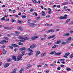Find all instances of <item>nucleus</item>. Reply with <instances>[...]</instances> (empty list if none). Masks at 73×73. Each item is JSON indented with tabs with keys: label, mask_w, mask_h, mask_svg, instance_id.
I'll return each mask as SVG.
<instances>
[{
	"label": "nucleus",
	"mask_w": 73,
	"mask_h": 73,
	"mask_svg": "<svg viewBox=\"0 0 73 73\" xmlns=\"http://www.w3.org/2000/svg\"><path fill=\"white\" fill-rule=\"evenodd\" d=\"M21 58H22V56H21V55H19L17 57V61H19L21 60Z\"/></svg>",
	"instance_id": "nucleus-1"
},
{
	"label": "nucleus",
	"mask_w": 73,
	"mask_h": 73,
	"mask_svg": "<svg viewBox=\"0 0 73 73\" xmlns=\"http://www.w3.org/2000/svg\"><path fill=\"white\" fill-rule=\"evenodd\" d=\"M36 45L35 44H32L30 46V48L31 49H33L34 48H35Z\"/></svg>",
	"instance_id": "nucleus-2"
},
{
	"label": "nucleus",
	"mask_w": 73,
	"mask_h": 73,
	"mask_svg": "<svg viewBox=\"0 0 73 73\" xmlns=\"http://www.w3.org/2000/svg\"><path fill=\"white\" fill-rule=\"evenodd\" d=\"M46 56V53L44 52L42 54L41 56V57L42 58H43V57H44L45 56Z\"/></svg>",
	"instance_id": "nucleus-3"
},
{
	"label": "nucleus",
	"mask_w": 73,
	"mask_h": 73,
	"mask_svg": "<svg viewBox=\"0 0 73 73\" xmlns=\"http://www.w3.org/2000/svg\"><path fill=\"white\" fill-rule=\"evenodd\" d=\"M47 33H53V32H54V30L53 29H50L47 32Z\"/></svg>",
	"instance_id": "nucleus-4"
},
{
	"label": "nucleus",
	"mask_w": 73,
	"mask_h": 73,
	"mask_svg": "<svg viewBox=\"0 0 73 73\" xmlns=\"http://www.w3.org/2000/svg\"><path fill=\"white\" fill-rule=\"evenodd\" d=\"M38 38V37L37 36H36L32 37L31 39L32 40H36V38Z\"/></svg>",
	"instance_id": "nucleus-5"
},
{
	"label": "nucleus",
	"mask_w": 73,
	"mask_h": 73,
	"mask_svg": "<svg viewBox=\"0 0 73 73\" xmlns=\"http://www.w3.org/2000/svg\"><path fill=\"white\" fill-rule=\"evenodd\" d=\"M17 28L18 30H19V31H23V29L21 28V27L20 26H17Z\"/></svg>",
	"instance_id": "nucleus-6"
},
{
	"label": "nucleus",
	"mask_w": 73,
	"mask_h": 73,
	"mask_svg": "<svg viewBox=\"0 0 73 73\" xmlns=\"http://www.w3.org/2000/svg\"><path fill=\"white\" fill-rule=\"evenodd\" d=\"M27 50H28V51H29V52H33V50H31L30 48H27Z\"/></svg>",
	"instance_id": "nucleus-7"
},
{
	"label": "nucleus",
	"mask_w": 73,
	"mask_h": 73,
	"mask_svg": "<svg viewBox=\"0 0 73 73\" xmlns=\"http://www.w3.org/2000/svg\"><path fill=\"white\" fill-rule=\"evenodd\" d=\"M9 65V63H7L4 65V67L5 68H7V67H8V66Z\"/></svg>",
	"instance_id": "nucleus-8"
},
{
	"label": "nucleus",
	"mask_w": 73,
	"mask_h": 73,
	"mask_svg": "<svg viewBox=\"0 0 73 73\" xmlns=\"http://www.w3.org/2000/svg\"><path fill=\"white\" fill-rule=\"evenodd\" d=\"M26 50V48L25 47H23L22 48H21L19 49L20 50H21V51L23 50Z\"/></svg>",
	"instance_id": "nucleus-9"
},
{
	"label": "nucleus",
	"mask_w": 73,
	"mask_h": 73,
	"mask_svg": "<svg viewBox=\"0 0 73 73\" xmlns=\"http://www.w3.org/2000/svg\"><path fill=\"white\" fill-rule=\"evenodd\" d=\"M59 18L61 19H67V18L62 16L60 17H59Z\"/></svg>",
	"instance_id": "nucleus-10"
},
{
	"label": "nucleus",
	"mask_w": 73,
	"mask_h": 73,
	"mask_svg": "<svg viewBox=\"0 0 73 73\" xmlns=\"http://www.w3.org/2000/svg\"><path fill=\"white\" fill-rule=\"evenodd\" d=\"M14 61H17V59L16 58V57L15 56H13L12 57Z\"/></svg>",
	"instance_id": "nucleus-11"
},
{
	"label": "nucleus",
	"mask_w": 73,
	"mask_h": 73,
	"mask_svg": "<svg viewBox=\"0 0 73 73\" xmlns=\"http://www.w3.org/2000/svg\"><path fill=\"white\" fill-rule=\"evenodd\" d=\"M55 37V35H54L52 36H51L49 37H48L47 38V39H50V38H53V37Z\"/></svg>",
	"instance_id": "nucleus-12"
},
{
	"label": "nucleus",
	"mask_w": 73,
	"mask_h": 73,
	"mask_svg": "<svg viewBox=\"0 0 73 73\" xmlns=\"http://www.w3.org/2000/svg\"><path fill=\"white\" fill-rule=\"evenodd\" d=\"M39 54H40V52L39 51H36V56H37Z\"/></svg>",
	"instance_id": "nucleus-13"
},
{
	"label": "nucleus",
	"mask_w": 73,
	"mask_h": 73,
	"mask_svg": "<svg viewBox=\"0 0 73 73\" xmlns=\"http://www.w3.org/2000/svg\"><path fill=\"white\" fill-rule=\"evenodd\" d=\"M63 36H70V33H65L64 34Z\"/></svg>",
	"instance_id": "nucleus-14"
},
{
	"label": "nucleus",
	"mask_w": 73,
	"mask_h": 73,
	"mask_svg": "<svg viewBox=\"0 0 73 73\" xmlns=\"http://www.w3.org/2000/svg\"><path fill=\"white\" fill-rule=\"evenodd\" d=\"M45 13V11H42V12L41 14L43 16H46V15Z\"/></svg>",
	"instance_id": "nucleus-15"
},
{
	"label": "nucleus",
	"mask_w": 73,
	"mask_h": 73,
	"mask_svg": "<svg viewBox=\"0 0 73 73\" xmlns=\"http://www.w3.org/2000/svg\"><path fill=\"white\" fill-rule=\"evenodd\" d=\"M48 9L50 11L48 12V14H51V13H52V10H51L50 8H48Z\"/></svg>",
	"instance_id": "nucleus-16"
},
{
	"label": "nucleus",
	"mask_w": 73,
	"mask_h": 73,
	"mask_svg": "<svg viewBox=\"0 0 73 73\" xmlns=\"http://www.w3.org/2000/svg\"><path fill=\"white\" fill-rule=\"evenodd\" d=\"M60 54H61V53H60V52H57L56 53H55L54 54V55L56 56V55L59 56Z\"/></svg>",
	"instance_id": "nucleus-17"
},
{
	"label": "nucleus",
	"mask_w": 73,
	"mask_h": 73,
	"mask_svg": "<svg viewBox=\"0 0 73 73\" xmlns=\"http://www.w3.org/2000/svg\"><path fill=\"white\" fill-rule=\"evenodd\" d=\"M58 46V45L57 44L55 45L52 47V49H54V48H57V47Z\"/></svg>",
	"instance_id": "nucleus-18"
},
{
	"label": "nucleus",
	"mask_w": 73,
	"mask_h": 73,
	"mask_svg": "<svg viewBox=\"0 0 73 73\" xmlns=\"http://www.w3.org/2000/svg\"><path fill=\"white\" fill-rule=\"evenodd\" d=\"M11 45L15 47H17L18 46V45L16 44H11Z\"/></svg>",
	"instance_id": "nucleus-19"
},
{
	"label": "nucleus",
	"mask_w": 73,
	"mask_h": 73,
	"mask_svg": "<svg viewBox=\"0 0 73 73\" xmlns=\"http://www.w3.org/2000/svg\"><path fill=\"white\" fill-rule=\"evenodd\" d=\"M19 41H20V42H25V39L23 38L21 40H19Z\"/></svg>",
	"instance_id": "nucleus-20"
},
{
	"label": "nucleus",
	"mask_w": 73,
	"mask_h": 73,
	"mask_svg": "<svg viewBox=\"0 0 73 73\" xmlns=\"http://www.w3.org/2000/svg\"><path fill=\"white\" fill-rule=\"evenodd\" d=\"M56 53V51H52L50 53V54H55Z\"/></svg>",
	"instance_id": "nucleus-21"
},
{
	"label": "nucleus",
	"mask_w": 73,
	"mask_h": 73,
	"mask_svg": "<svg viewBox=\"0 0 73 73\" xmlns=\"http://www.w3.org/2000/svg\"><path fill=\"white\" fill-rule=\"evenodd\" d=\"M46 39V37L42 38L40 39V41H44V40H45Z\"/></svg>",
	"instance_id": "nucleus-22"
},
{
	"label": "nucleus",
	"mask_w": 73,
	"mask_h": 73,
	"mask_svg": "<svg viewBox=\"0 0 73 73\" xmlns=\"http://www.w3.org/2000/svg\"><path fill=\"white\" fill-rule=\"evenodd\" d=\"M61 42V40L57 41L56 43V44H60Z\"/></svg>",
	"instance_id": "nucleus-23"
},
{
	"label": "nucleus",
	"mask_w": 73,
	"mask_h": 73,
	"mask_svg": "<svg viewBox=\"0 0 73 73\" xmlns=\"http://www.w3.org/2000/svg\"><path fill=\"white\" fill-rule=\"evenodd\" d=\"M33 54V52H30L28 53V54L29 56H32Z\"/></svg>",
	"instance_id": "nucleus-24"
},
{
	"label": "nucleus",
	"mask_w": 73,
	"mask_h": 73,
	"mask_svg": "<svg viewBox=\"0 0 73 73\" xmlns=\"http://www.w3.org/2000/svg\"><path fill=\"white\" fill-rule=\"evenodd\" d=\"M7 51H5V49H3V54H5V53H6V52H7Z\"/></svg>",
	"instance_id": "nucleus-25"
},
{
	"label": "nucleus",
	"mask_w": 73,
	"mask_h": 73,
	"mask_svg": "<svg viewBox=\"0 0 73 73\" xmlns=\"http://www.w3.org/2000/svg\"><path fill=\"white\" fill-rule=\"evenodd\" d=\"M9 39V38L8 37H5L3 38V40H8Z\"/></svg>",
	"instance_id": "nucleus-26"
},
{
	"label": "nucleus",
	"mask_w": 73,
	"mask_h": 73,
	"mask_svg": "<svg viewBox=\"0 0 73 73\" xmlns=\"http://www.w3.org/2000/svg\"><path fill=\"white\" fill-rule=\"evenodd\" d=\"M65 60L64 59H58V61H65Z\"/></svg>",
	"instance_id": "nucleus-27"
},
{
	"label": "nucleus",
	"mask_w": 73,
	"mask_h": 73,
	"mask_svg": "<svg viewBox=\"0 0 73 73\" xmlns=\"http://www.w3.org/2000/svg\"><path fill=\"white\" fill-rule=\"evenodd\" d=\"M73 38L72 37H69V38H68V40H69L70 41H71V40H72V39Z\"/></svg>",
	"instance_id": "nucleus-28"
},
{
	"label": "nucleus",
	"mask_w": 73,
	"mask_h": 73,
	"mask_svg": "<svg viewBox=\"0 0 73 73\" xmlns=\"http://www.w3.org/2000/svg\"><path fill=\"white\" fill-rule=\"evenodd\" d=\"M21 17H22V18H23V19L26 18V17H27L25 15H21Z\"/></svg>",
	"instance_id": "nucleus-29"
},
{
	"label": "nucleus",
	"mask_w": 73,
	"mask_h": 73,
	"mask_svg": "<svg viewBox=\"0 0 73 73\" xmlns=\"http://www.w3.org/2000/svg\"><path fill=\"white\" fill-rule=\"evenodd\" d=\"M62 44L63 45H65V44H66V42L64 41H62Z\"/></svg>",
	"instance_id": "nucleus-30"
},
{
	"label": "nucleus",
	"mask_w": 73,
	"mask_h": 73,
	"mask_svg": "<svg viewBox=\"0 0 73 73\" xmlns=\"http://www.w3.org/2000/svg\"><path fill=\"white\" fill-rule=\"evenodd\" d=\"M0 44H4V40H3L2 41L0 42Z\"/></svg>",
	"instance_id": "nucleus-31"
},
{
	"label": "nucleus",
	"mask_w": 73,
	"mask_h": 73,
	"mask_svg": "<svg viewBox=\"0 0 73 73\" xmlns=\"http://www.w3.org/2000/svg\"><path fill=\"white\" fill-rule=\"evenodd\" d=\"M70 54V53L69 52H67L65 54V55L66 56H68Z\"/></svg>",
	"instance_id": "nucleus-32"
},
{
	"label": "nucleus",
	"mask_w": 73,
	"mask_h": 73,
	"mask_svg": "<svg viewBox=\"0 0 73 73\" xmlns=\"http://www.w3.org/2000/svg\"><path fill=\"white\" fill-rule=\"evenodd\" d=\"M33 15H35V16H37V14L36 13H33Z\"/></svg>",
	"instance_id": "nucleus-33"
},
{
	"label": "nucleus",
	"mask_w": 73,
	"mask_h": 73,
	"mask_svg": "<svg viewBox=\"0 0 73 73\" xmlns=\"http://www.w3.org/2000/svg\"><path fill=\"white\" fill-rule=\"evenodd\" d=\"M70 19H68L66 21V23H68V22H69L70 21Z\"/></svg>",
	"instance_id": "nucleus-34"
},
{
	"label": "nucleus",
	"mask_w": 73,
	"mask_h": 73,
	"mask_svg": "<svg viewBox=\"0 0 73 73\" xmlns=\"http://www.w3.org/2000/svg\"><path fill=\"white\" fill-rule=\"evenodd\" d=\"M73 57V54H72L70 56V58H72Z\"/></svg>",
	"instance_id": "nucleus-35"
},
{
	"label": "nucleus",
	"mask_w": 73,
	"mask_h": 73,
	"mask_svg": "<svg viewBox=\"0 0 73 73\" xmlns=\"http://www.w3.org/2000/svg\"><path fill=\"white\" fill-rule=\"evenodd\" d=\"M51 45H52V42H50L48 43V46H51Z\"/></svg>",
	"instance_id": "nucleus-36"
},
{
	"label": "nucleus",
	"mask_w": 73,
	"mask_h": 73,
	"mask_svg": "<svg viewBox=\"0 0 73 73\" xmlns=\"http://www.w3.org/2000/svg\"><path fill=\"white\" fill-rule=\"evenodd\" d=\"M19 45H23V43L21 42H19Z\"/></svg>",
	"instance_id": "nucleus-37"
},
{
	"label": "nucleus",
	"mask_w": 73,
	"mask_h": 73,
	"mask_svg": "<svg viewBox=\"0 0 73 73\" xmlns=\"http://www.w3.org/2000/svg\"><path fill=\"white\" fill-rule=\"evenodd\" d=\"M15 34L16 35H19V34L20 33H19L18 31H15Z\"/></svg>",
	"instance_id": "nucleus-38"
},
{
	"label": "nucleus",
	"mask_w": 73,
	"mask_h": 73,
	"mask_svg": "<svg viewBox=\"0 0 73 73\" xmlns=\"http://www.w3.org/2000/svg\"><path fill=\"white\" fill-rule=\"evenodd\" d=\"M11 59L9 58L7 60V62H9V61H11Z\"/></svg>",
	"instance_id": "nucleus-39"
},
{
	"label": "nucleus",
	"mask_w": 73,
	"mask_h": 73,
	"mask_svg": "<svg viewBox=\"0 0 73 73\" xmlns=\"http://www.w3.org/2000/svg\"><path fill=\"white\" fill-rule=\"evenodd\" d=\"M68 4V2H66V3H63V5H66Z\"/></svg>",
	"instance_id": "nucleus-40"
},
{
	"label": "nucleus",
	"mask_w": 73,
	"mask_h": 73,
	"mask_svg": "<svg viewBox=\"0 0 73 73\" xmlns=\"http://www.w3.org/2000/svg\"><path fill=\"white\" fill-rule=\"evenodd\" d=\"M8 47H9V48H10V49H13V47L11 46H8Z\"/></svg>",
	"instance_id": "nucleus-41"
},
{
	"label": "nucleus",
	"mask_w": 73,
	"mask_h": 73,
	"mask_svg": "<svg viewBox=\"0 0 73 73\" xmlns=\"http://www.w3.org/2000/svg\"><path fill=\"white\" fill-rule=\"evenodd\" d=\"M53 24H48V27H52Z\"/></svg>",
	"instance_id": "nucleus-42"
},
{
	"label": "nucleus",
	"mask_w": 73,
	"mask_h": 73,
	"mask_svg": "<svg viewBox=\"0 0 73 73\" xmlns=\"http://www.w3.org/2000/svg\"><path fill=\"white\" fill-rule=\"evenodd\" d=\"M66 70L67 71H70V70H71V69H70V68H68L66 69Z\"/></svg>",
	"instance_id": "nucleus-43"
},
{
	"label": "nucleus",
	"mask_w": 73,
	"mask_h": 73,
	"mask_svg": "<svg viewBox=\"0 0 73 73\" xmlns=\"http://www.w3.org/2000/svg\"><path fill=\"white\" fill-rule=\"evenodd\" d=\"M16 21V20L14 19H12L11 20V22H15Z\"/></svg>",
	"instance_id": "nucleus-44"
},
{
	"label": "nucleus",
	"mask_w": 73,
	"mask_h": 73,
	"mask_svg": "<svg viewBox=\"0 0 73 73\" xmlns=\"http://www.w3.org/2000/svg\"><path fill=\"white\" fill-rule=\"evenodd\" d=\"M23 70H24V69H21V70L19 71V72H23Z\"/></svg>",
	"instance_id": "nucleus-45"
},
{
	"label": "nucleus",
	"mask_w": 73,
	"mask_h": 73,
	"mask_svg": "<svg viewBox=\"0 0 73 73\" xmlns=\"http://www.w3.org/2000/svg\"><path fill=\"white\" fill-rule=\"evenodd\" d=\"M18 38L20 39H23V37L22 36H19L18 37Z\"/></svg>",
	"instance_id": "nucleus-46"
},
{
	"label": "nucleus",
	"mask_w": 73,
	"mask_h": 73,
	"mask_svg": "<svg viewBox=\"0 0 73 73\" xmlns=\"http://www.w3.org/2000/svg\"><path fill=\"white\" fill-rule=\"evenodd\" d=\"M11 35H13V36H15L16 35L15 34L13 35V34L11 33L10 34H9L8 36H11Z\"/></svg>",
	"instance_id": "nucleus-47"
},
{
	"label": "nucleus",
	"mask_w": 73,
	"mask_h": 73,
	"mask_svg": "<svg viewBox=\"0 0 73 73\" xmlns=\"http://www.w3.org/2000/svg\"><path fill=\"white\" fill-rule=\"evenodd\" d=\"M25 40H29L30 39L29 38H28L27 37H25Z\"/></svg>",
	"instance_id": "nucleus-48"
},
{
	"label": "nucleus",
	"mask_w": 73,
	"mask_h": 73,
	"mask_svg": "<svg viewBox=\"0 0 73 73\" xmlns=\"http://www.w3.org/2000/svg\"><path fill=\"white\" fill-rule=\"evenodd\" d=\"M69 42H70V41L67 39V40L66 41V42L67 43H69Z\"/></svg>",
	"instance_id": "nucleus-49"
},
{
	"label": "nucleus",
	"mask_w": 73,
	"mask_h": 73,
	"mask_svg": "<svg viewBox=\"0 0 73 73\" xmlns=\"http://www.w3.org/2000/svg\"><path fill=\"white\" fill-rule=\"evenodd\" d=\"M12 12H13V13H16V11L15 10H13L12 11Z\"/></svg>",
	"instance_id": "nucleus-50"
},
{
	"label": "nucleus",
	"mask_w": 73,
	"mask_h": 73,
	"mask_svg": "<svg viewBox=\"0 0 73 73\" xmlns=\"http://www.w3.org/2000/svg\"><path fill=\"white\" fill-rule=\"evenodd\" d=\"M31 25L32 26H33L34 25H36V24L35 23H31Z\"/></svg>",
	"instance_id": "nucleus-51"
},
{
	"label": "nucleus",
	"mask_w": 73,
	"mask_h": 73,
	"mask_svg": "<svg viewBox=\"0 0 73 73\" xmlns=\"http://www.w3.org/2000/svg\"><path fill=\"white\" fill-rule=\"evenodd\" d=\"M33 1L34 3H37V1L36 0H33Z\"/></svg>",
	"instance_id": "nucleus-52"
},
{
	"label": "nucleus",
	"mask_w": 73,
	"mask_h": 73,
	"mask_svg": "<svg viewBox=\"0 0 73 73\" xmlns=\"http://www.w3.org/2000/svg\"><path fill=\"white\" fill-rule=\"evenodd\" d=\"M18 23L19 24H21V21L20 20H19L18 21Z\"/></svg>",
	"instance_id": "nucleus-53"
},
{
	"label": "nucleus",
	"mask_w": 73,
	"mask_h": 73,
	"mask_svg": "<svg viewBox=\"0 0 73 73\" xmlns=\"http://www.w3.org/2000/svg\"><path fill=\"white\" fill-rule=\"evenodd\" d=\"M5 20V17H4L2 18L1 19V20Z\"/></svg>",
	"instance_id": "nucleus-54"
},
{
	"label": "nucleus",
	"mask_w": 73,
	"mask_h": 73,
	"mask_svg": "<svg viewBox=\"0 0 73 73\" xmlns=\"http://www.w3.org/2000/svg\"><path fill=\"white\" fill-rule=\"evenodd\" d=\"M44 25H45V26H49V24H48V23H46Z\"/></svg>",
	"instance_id": "nucleus-55"
},
{
	"label": "nucleus",
	"mask_w": 73,
	"mask_h": 73,
	"mask_svg": "<svg viewBox=\"0 0 73 73\" xmlns=\"http://www.w3.org/2000/svg\"><path fill=\"white\" fill-rule=\"evenodd\" d=\"M70 33L71 34H72V33H73V31H70Z\"/></svg>",
	"instance_id": "nucleus-56"
},
{
	"label": "nucleus",
	"mask_w": 73,
	"mask_h": 73,
	"mask_svg": "<svg viewBox=\"0 0 73 73\" xmlns=\"http://www.w3.org/2000/svg\"><path fill=\"white\" fill-rule=\"evenodd\" d=\"M4 28L5 29H9V27H5Z\"/></svg>",
	"instance_id": "nucleus-57"
},
{
	"label": "nucleus",
	"mask_w": 73,
	"mask_h": 73,
	"mask_svg": "<svg viewBox=\"0 0 73 73\" xmlns=\"http://www.w3.org/2000/svg\"><path fill=\"white\" fill-rule=\"evenodd\" d=\"M50 15H47L46 17V18H49V17H50Z\"/></svg>",
	"instance_id": "nucleus-58"
},
{
	"label": "nucleus",
	"mask_w": 73,
	"mask_h": 73,
	"mask_svg": "<svg viewBox=\"0 0 73 73\" xmlns=\"http://www.w3.org/2000/svg\"><path fill=\"white\" fill-rule=\"evenodd\" d=\"M40 19V17L39 16L38 17H37L36 18V20H38V19Z\"/></svg>",
	"instance_id": "nucleus-59"
},
{
	"label": "nucleus",
	"mask_w": 73,
	"mask_h": 73,
	"mask_svg": "<svg viewBox=\"0 0 73 73\" xmlns=\"http://www.w3.org/2000/svg\"><path fill=\"white\" fill-rule=\"evenodd\" d=\"M64 57H65V58H68V56L66 55H64L63 56Z\"/></svg>",
	"instance_id": "nucleus-60"
},
{
	"label": "nucleus",
	"mask_w": 73,
	"mask_h": 73,
	"mask_svg": "<svg viewBox=\"0 0 73 73\" xmlns=\"http://www.w3.org/2000/svg\"><path fill=\"white\" fill-rule=\"evenodd\" d=\"M47 66H48V64H46L44 65V67H47Z\"/></svg>",
	"instance_id": "nucleus-61"
},
{
	"label": "nucleus",
	"mask_w": 73,
	"mask_h": 73,
	"mask_svg": "<svg viewBox=\"0 0 73 73\" xmlns=\"http://www.w3.org/2000/svg\"><path fill=\"white\" fill-rule=\"evenodd\" d=\"M12 28H13V27H11L10 28H9V29L10 30V29H12Z\"/></svg>",
	"instance_id": "nucleus-62"
},
{
	"label": "nucleus",
	"mask_w": 73,
	"mask_h": 73,
	"mask_svg": "<svg viewBox=\"0 0 73 73\" xmlns=\"http://www.w3.org/2000/svg\"><path fill=\"white\" fill-rule=\"evenodd\" d=\"M57 70H60V69H61V68L60 67H59L58 68H57Z\"/></svg>",
	"instance_id": "nucleus-63"
},
{
	"label": "nucleus",
	"mask_w": 73,
	"mask_h": 73,
	"mask_svg": "<svg viewBox=\"0 0 73 73\" xmlns=\"http://www.w3.org/2000/svg\"><path fill=\"white\" fill-rule=\"evenodd\" d=\"M57 8H60V5H58L57 6Z\"/></svg>",
	"instance_id": "nucleus-64"
}]
</instances>
